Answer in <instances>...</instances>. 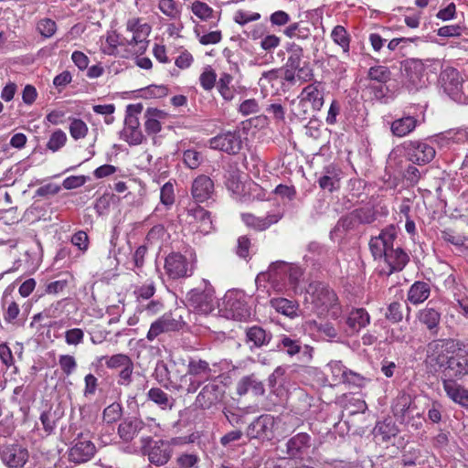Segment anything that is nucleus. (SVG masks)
<instances>
[{
    "instance_id": "1",
    "label": "nucleus",
    "mask_w": 468,
    "mask_h": 468,
    "mask_svg": "<svg viewBox=\"0 0 468 468\" xmlns=\"http://www.w3.org/2000/svg\"><path fill=\"white\" fill-rule=\"evenodd\" d=\"M396 237L397 229L391 225L369 241L372 255L379 260L380 272L385 275L401 271L409 261V256L404 250L393 248Z\"/></svg>"
},
{
    "instance_id": "2",
    "label": "nucleus",
    "mask_w": 468,
    "mask_h": 468,
    "mask_svg": "<svg viewBox=\"0 0 468 468\" xmlns=\"http://www.w3.org/2000/svg\"><path fill=\"white\" fill-rule=\"evenodd\" d=\"M303 274V270L299 266L278 261L272 262L266 272L259 273L256 282H268L278 292L297 294L302 292Z\"/></svg>"
},
{
    "instance_id": "3",
    "label": "nucleus",
    "mask_w": 468,
    "mask_h": 468,
    "mask_svg": "<svg viewBox=\"0 0 468 468\" xmlns=\"http://www.w3.org/2000/svg\"><path fill=\"white\" fill-rule=\"evenodd\" d=\"M304 303L321 318L337 319L342 314V307L336 293L321 282H312L308 285Z\"/></svg>"
},
{
    "instance_id": "4",
    "label": "nucleus",
    "mask_w": 468,
    "mask_h": 468,
    "mask_svg": "<svg viewBox=\"0 0 468 468\" xmlns=\"http://www.w3.org/2000/svg\"><path fill=\"white\" fill-rule=\"evenodd\" d=\"M197 266V256L194 250H186L184 254L172 252L165 260V271L170 279L177 280L193 275Z\"/></svg>"
},
{
    "instance_id": "5",
    "label": "nucleus",
    "mask_w": 468,
    "mask_h": 468,
    "mask_svg": "<svg viewBox=\"0 0 468 468\" xmlns=\"http://www.w3.org/2000/svg\"><path fill=\"white\" fill-rule=\"evenodd\" d=\"M218 307L220 315L228 319L246 321L251 315L246 296L241 291H228Z\"/></svg>"
},
{
    "instance_id": "6",
    "label": "nucleus",
    "mask_w": 468,
    "mask_h": 468,
    "mask_svg": "<svg viewBox=\"0 0 468 468\" xmlns=\"http://www.w3.org/2000/svg\"><path fill=\"white\" fill-rule=\"evenodd\" d=\"M151 26L141 17H131L127 20L123 39L128 47L135 48L137 52H144L148 46V37Z\"/></svg>"
},
{
    "instance_id": "7",
    "label": "nucleus",
    "mask_w": 468,
    "mask_h": 468,
    "mask_svg": "<svg viewBox=\"0 0 468 468\" xmlns=\"http://www.w3.org/2000/svg\"><path fill=\"white\" fill-rule=\"evenodd\" d=\"M215 291L211 284L203 281V287L192 289L187 293L189 306L197 313L208 314L212 313L218 304L215 299Z\"/></svg>"
},
{
    "instance_id": "8",
    "label": "nucleus",
    "mask_w": 468,
    "mask_h": 468,
    "mask_svg": "<svg viewBox=\"0 0 468 468\" xmlns=\"http://www.w3.org/2000/svg\"><path fill=\"white\" fill-rule=\"evenodd\" d=\"M285 49L288 53V58L285 66L296 69L299 80L307 82L314 78V69L308 61H303V48L295 42L286 44Z\"/></svg>"
},
{
    "instance_id": "9",
    "label": "nucleus",
    "mask_w": 468,
    "mask_h": 468,
    "mask_svg": "<svg viewBox=\"0 0 468 468\" xmlns=\"http://www.w3.org/2000/svg\"><path fill=\"white\" fill-rule=\"evenodd\" d=\"M96 453V446L90 432L80 433L69 449V459L75 463L89 462Z\"/></svg>"
},
{
    "instance_id": "10",
    "label": "nucleus",
    "mask_w": 468,
    "mask_h": 468,
    "mask_svg": "<svg viewBox=\"0 0 468 468\" xmlns=\"http://www.w3.org/2000/svg\"><path fill=\"white\" fill-rule=\"evenodd\" d=\"M142 452L148 455L151 463L157 466L165 464L171 457V448L165 441H153L151 437L141 439Z\"/></svg>"
},
{
    "instance_id": "11",
    "label": "nucleus",
    "mask_w": 468,
    "mask_h": 468,
    "mask_svg": "<svg viewBox=\"0 0 468 468\" xmlns=\"http://www.w3.org/2000/svg\"><path fill=\"white\" fill-rule=\"evenodd\" d=\"M457 344L452 340H435L429 344L427 357L431 364L443 368L448 365Z\"/></svg>"
},
{
    "instance_id": "12",
    "label": "nucleus",
    "mask_w": 468,
    "mask_h": 468,
    "mask_svg": "<svg viewBox=\"0 0 468 468\" xmlns=\"http://www.w3.org/2000/svg\"><path fill=\"white\" fill-rule=\"evenodd\" d=\"M404 149L407 159L419 165L429 164L436 154L434 147L424 141H409L404 144Z\"/></svg>"
},
{
    "instance_id": "13",
    "label": "nucleus",
    "mask_w": 468,
    "mask_h": 468,
    "mask_svg": "<svg viewBox=\"0 0 468 468\" xmlns=\"http://www.w3.org/2000/svg\"><path fill=\"white\" fill-rule=\"evenodd\" d=\"M189 378L186 388L188 393H195L202 383L211 377V368L208 363L201 359H190L185 378Z\"/></svg>"
},
{
    "instance_id": "14",
    "label": "nucleus",
    "mask_w": 468,
    "mask_h": 468,
    "mask_svg": "<svg viewBox=\"0 0 468 468\" xmlns=\"http://www.w3.org/2000/svg\"><path fill=\"white\" fill-rule=\"evenodd\" d=\"M443 372L449 378H461L468 375V346L457 345Z\"/></svg>"
},
{
    "instance_id": "15",
    "label": "nucleus",
    "mask_w": 468,
    "mask_h": 468,
    "mask_svg": "<svg viewBox=\"0 0 468 468\" xmlns=\"http://www.w3.org/2000/svg\"><path fill=\"white\" fill-rule=\"evenodd\" d=\"M402 82L410 92H415L425 84L423 80V65L419 60L408 61L402 70Z\"/></svg>"
},
{
    "instance_id": "16",
    "label": "nucleus",
    "mask_w": 468,
    "mask_h": 468,
    "mask_svg": "<svg viewBox=\"0 0 468 468\" xmlns=\"http://www.w3.org/2000/svg\"><path fill=\"white\" fill-rule=\"evenodd\" d=\"M209 147L229 154H237L242 147L239 132H227L220 133L208 141Z\"/></svg>"
},
{
    "instance_id": "17",
    "label": "nucleus",
    "mask_w": 468,
    "mask_h": 468,
    "mask_svg": "<svg viewBox=\"0 0 468 468\" xmlns=\"http://www.w3.org/2000/svg\"><path fill=\"white\" fill-rule=\"evenodd\" d=\"M224 394V386L214 380L207 384L201 389L197 396L196 403L201 409L207 410L219 403L222 400Z\"/></svg>"
},
{
    "instance_id": "18",
    "label": "nucleus",
    "mask_w": 468,
    "mask_h": 468,
    "mask_svg": "<svg viewBox=\"0 0 468 468\" xmlns=\"http://www.w3.org/2000/svg\"><path fill=\"white\" fill-rule=\"evenodd\" d=\"M275 426V418L269 414H263L251 422L247 429V436L250 439H271Z\"/></svg>"
},
{
    "instance_id": "19",
    "label": "nucleus",
    "mask_w": 468,
    "mask_h": 468,
    "mask_svg": "<svg viewBox=\"0 0 468 468\" xmlns=\"http://www.w3.org/2000/svg\"><path fill=\"white\" fill-rule=\"evenodd\" d=\"M3 463L9 468H21L28 460V452L18 444L3 445L0 448Z\"/></svg>"
},
{
    "instance_id": "20",
    "label": "nucleus",
    "mask_w": 468,
    "mask_h": 468,
    "mask_svg": "<svg viewBox=\"0 0 468 468\" xmlns=\"http://www.w3.org/2000/svg\"><path fill=\"white\" fill-rule=\"evenodd\" d=\"M305 334L314 340H333L337 337V330L329 323L318 324L314 320H307L303 324Z\"/></svg>"
},
{
    "instance_id": "21",
    "label": "nucleus",
    "mask_w": 468,
    "mask_h": 468,
    "mask_svg": "<svg viewBox=\"0 0 468 468\" xmlns=\"http://www.w3.org/2000/svg\"><path fill=\"white\" fill-rule=\"evenodd\" d=\"M181 328V321L173 317L172 314L166 313L151 324L146 338L154 341L163 333L176 331Z\"/></svg>"
},
{
    "instance_id": "22",
    "label": "nucleus",
    "mask_w": 468,
    "mask_h": 468,
    "mask_svg": "<svg viewBox=\"0 0 468 468\" xmlns=\"http://www.w3.org/2000/svg\"><path fill=\"white\" fill-rule=\"evenodd\" d=\"M439 81L444 92L450 96L457 95L463 88L460 73L452 67H447L441 70Z\"/></svg>"
},
{
    "instance_id": "23",
    "label": "nucleus",
    "mask_w": 468,
    "mask_h": 468,
    "mask_svg": "<svg viewBox=\"0 0 468 468\" xmlns=\"http://www.w3.org/2000/svg\"><path fill=\"white\" fill-rule=\"evenodd\" d=\"M186 221L196 227L203 234L212 229V221L209 213L203 207H194L187 210Z\"/></svg>"
},
{
    "instance_id": "24",
    "label": "nucleus",
    "mask_w": 468,
    "mask_h": 468,
    "mask_svg": "<svg viewBox=\"0 0 468 468\" xmlns=\"http://www.w3.org/2000/svg\"><path fill=\"white\" fill-rule=\"evenodd\" d=\"M192 197L197 203H204L212 198L214 183L207 176H198L192 184Z\"/></svg>"
},
{
    "instance_id": "25",
    "label": "nucleus",
    "mask_w": 468,
    "mask_h": 468,
    "mask_svg": "<svg viewBox=\"0 0 468 468\" xmlns=\"http://www.w3.org/2000/svg\"><path fill=\"white\" fill-rule=\"evenodd\" d=\"M121 138L130 145H138L143 143L144 134L140 128L138 117H125L124 127L121 132Z\"/></svg>"
},
{
    "instance_id": "26",
    "label": "nucleus",
    "mask_w": 468,
    "mask_h": 468,
    "mask_svg": "<svg viewBox=\"0 0 468 468\" xmlns=\"http://www.w3.org/2000/svg\"><path fill=\"white\" fill-rule=\"evenodd\" d=\"M324 89L320 82L315 81L304 87L299 95L307 103H310L312 109L315 112L320 111L324 103Z\"/></svg>"
},
{
    "instance_id": "27",
    "label": "nucleus",
    "mask_w": 468,
    "mask_h": 468,
    "mask_svg": "<svg viewBox=\"0 0 468 468\" xmlns=\"http://www.w3.org/2000/svg\"><path fill=\"white\" fill-rule=\"evenodd\" d=\"M285 369L278 367L269 378L271 392L282 400L286 399L290 390V381L284 377Z\"/></svg>"
},
{
    "instance_id": "28",
    "label": "nucleus",
    "mask_w": 468,
    "mask_h": 468,
    "mask_svg": "<svg viewBox=\"0 0 468 468\" xmlns=\"http://www.w3.org/2000/svg\"><path fill=\"white\" fill-rule=\"evenodd\" d=\"M374 207H359L349 217L342 218L338 224L348 229L357 223H370L375 220Z\"/></svg>"
},
{
    "instance_id": "29",
    "label": "nucleus",
    "mask_w": 468,
    "mask_h": 468,
    "mask_svg": "<svg viewBox=\"0 0 468 468\" xmlns=\"http://www.w3.org/2000/svg\"><path fill=\"white\" fill-rule=\"evenodd\" d=\"M168 114L156 108H148L144 112V130L147 134H156L162 129V122Z\"/></svg>"
},
{
    "instance_id": "30",
    "label": "nucleus",
    "mask_w": 468,
    "mask_h": 468,
    "mask_svg": "<svg viewBox=\"0 0 468 468\" xmlns=\"http://www.w3.org/2000/svg\"><path fill=\"white\" fill-rule=\"evenodd\" d=\"M443 389L452 401L463 408L468 407V389L452 379L443 381Z\"/></svg>"
},
{
    "instance_id": "31",
    "label": "nucleus",
    "mask_w": 468,
    "mask_h": 468,
    "mask_svg": "<svg viewBox=\"0 0 468 468\" xmlns=\"http://www.w3.org/2000/svg\"><path fill=\"white\" fill-rule=\"evenodd\" d=\"M419 121L413 116H403L391 122L390 130L394 136L404 137L413 132Z\"/></svg>"
},
{
    "instance_id": "32",
    "label": "nucleus",
    "mask_w": 468,
    "mask_h": 468,
    "mask_svg": "<svg viewBox=\"0 0 468 468\" xmlns=\"http://www.w3.org/2000/svg\"><path fill=\"white\" fill-rule=\"evenodd\" d=\"M370 323V315L364 308H355L350 311L346 318V324L353 332H359Z\"/></svg>"
},
{
    "instance_id": "33",
    "label": "nucleus",
    "mask_w": 468,
    "mask_h": 468,
    "mask_svg": "<svg viewBox=\"0 0 468 468\" xmlns=\"http://www.w3.org/2000/svg\"><path fill=\"white\" fill-rule=\"evenodd\" d=\"M249 392L253 393L255 396L263 395V384L254 376L243 377L237 384V393L243 396Z\"/></svg>"
},
{
    "instance_id": "34",
    "label": "nucleus",
    "mask_w": 468,
    "mask_h": 468,
    "mask_svg": "<svg viewBox=\"0 0 468 468\" xmlns=\"http://www.w3.org/2000/svg\"><path fill=\"white\" fill-rule=\"evenodd\" d=\"M144 427V423L136 418L123 420L118 428V432L122 441H132Z\"/></svg>"
},
{
    "instance_id": "35",
    "label": "nucleus",
    "mask_w": 468,
    "mask_h": 468,
    "mask_svg": "<svg viewBox=\"0 0 468 468\" xmlns=\"http://www.w3.org/2000/svg\"><path fill=\"white\" fill-rule=\"evenodd\" d=\"M431 293V287L429 283L425 282H415L409 289L408 301L414 304H420L425 302Z\"/></svg>"
},
{
    "instance_id": "36",
    "label": "nucleus",
    "mask_w": 468,
    "mask_h": 468,
    "mask_svg": "<svg viewBox=\"0 0 468 468\" xmlns=\"http://www.w3.org/2000/svg\"><path fill=\"white\" fill-rule=\"evenodd\" d=\"M431 302L427 304V306L421 309L418 313L419 321L424 324L429 330L436 329L441 321V312L430 306Z\"/></svg>"
},
{
    "instance_id": "37",
    "label": "nucleus",
    "mask_w": 468,
    "mask_h": 468,
    "mask_svg": "<svg viewBox=\"0 0 468 468\" xmlns=\"http://www.w3.org/2000/svg\"><path fill=\"white\" fill-rule=\"evenodd\" d=\"M339 170L329 165L324 168V175L319 178L318 183L322 189L332 192L339 187Z\"/></svg>"
},
{
    "instance_id": "38",
    "label": "nucleus",
    "mask_w": 468,
    "mask_h": 468,
    "mask_svg": "<svg viewBox=\"0 0 468 468\" xmlns=\"http://www.w3.org/2000/svg\"><path fill=\"white\" fill-rule=\"evenodd\" d=\"M333 42L342 48L343 54L349 56L351 37L347 30L341 25L335 26L330 35Z\"/></svg>"
},
{
    "instance_id": "39",
    "label": "nucleus",
    "mask_w": 468,
    "mask_h": 468,
    "mask_svg": "<svg viewBox=\"0 0 468 468\" xmlns=\"http://www.w3.org/2000/svg\"><path fill=\"white\" fill-rule=\"evenodd\" d=\"M271 305L285 316L292 318L297 315L298 303L294 301L286 298H274L271 300Z\"/></svg>"
},
{
    "instance_id": "40",
    "label": "nucleus",
    "mask_w": 468,
    "mask_h": 468,
    "mask_svg": "<svg viewBox=\"0 0 468 468\" xmlns=\"http://www.w3.org/2000/svg\"><path fill=\"white\" fill-rule=\"evenodd\" d=\"M194 33L198 42L203 46L215 45L222 40V32L220 30L207 32L204 26H196Z\"/></svg>"
},
{
    "instance_id": "41",
    "label": "nucleus",
    "mask_w": 468,
    "mask_h": 468,
    "mask_svg": "<svg viewBox=\"0 0 468 468\" xmlns=\"http://www.w3.org/2000/svg\"><path fill=\"white\" fill-rule=\"evenodd\" d=\"M411 404L412 400L410 396L406 394L399 396L392 406L394 415L405 420V418L413 411Z\"/></svg>"
},
{
    "instance_id": "42",
    "label": "nucleus",
    "mask_w": 468,
    "mask_h": 468,
    "mask_svg": "<svg viewBox=\"0 0 468 468\" xmlns=\"http://www.w3.org/2000/svg\"><path fill=\"white\" fill-rule=\"evenodd\" d=\"M311 437L305 432H301L291 438L287 443L289 452L297 454L310 447Z\"/></svg>"
},
{
    "instance_id": "43",
    "label": "nucleus",
    "mask_w": 468,
    "mask_h": 468,
    "mask_svg": "<svg viewBox=\"0 0 468 468\" xmlns=\"http://www.w3.org/2000/svg\"><path fill=\"white\" fill-rule=\"evenodd\" d=\"M278 216H269L267 218H256L251 214H243L242 219L245 224L258 230H263L279 220Z\"/></svg>"
},
{
    "instance_id": "44",
    "label": "nucleus",
    "mask_w": 468,
    "mask_h": 468,
    "mask_svg": "<svg viewBox=\"0 0 468 468\" xmlns=\"http://www.w3.org/2000/svg\"><path fill=\"white\" fill-rule=\"evenodd\" d=\"M233 77L229 73H222L219 80L216 82L219 94L226 101H231L234 98V88L232 85Z\"/></svg>"
},
{
    "instance_id": "45",
    "label": "nucleus",
    "mask_w": 468,
    "mask_h": 468,
    "mask_svg": "<svg viewBox=\"0 0 468 468\" xmlns=\"http://www.w3.org/2000/svg\"><path fill=\"white\" fill-rule=\"evenodd\" d=\"M148 398L162 409H171L173 406V399L159 388H152L148 391Z\"/></svg>"
},
{
    "instance_id": "46",
    "label": "nucleus",
    "mask_w": 468,
    "mask_h": 468,
    "mask_svg": "<svg viewBox=\"0 0 468 468\" xmlns=\"http://www.w3.org/2000/svg\"><path fill=\"white\" fill-rule=\"evenodd\" d=\"M227 173L228 174L225 176V185L228 190L232 194H239L241 190V184L237 166L229 165V170H228Z\"/></svg>"
},
{
    "instance_id": "47",
    "label": "nucleus",
    "mask_w": 468,
    "mask_h": 468,
    "mask_svg": "<svg viewBox=\"0 0 468 468\" xmlns=\"http://www.w3.org/2000/svg\"><path fill=\"white\" fill-rule=\"evenodd\" d=\"M158 9L170 19H177L181 15L179 5L175 0H159Z\"/></svg>"
},
{
    "instance_id": "48",
    "label": "nucleus",
    "mask_w": 468,
    "mask_h": 468,
    "mask_svg": "<svg viewBox=\"0 0 468 468\" xmlns=\"http://www.w3.org/2000/svg\"><path fill=\"white\" fill-rule=\"evenodd\" d=\"M69 133L74 140L83 139L89 131V128L84 121L79 118H69Z\"/></svg>"
},
{
    "instance_id": "49",
    "label": "nucleus",
    "mask_w": 468,
    "mask_h": 468,
    "mask_svg": "<svg viewBox=\"0 0 468 468\" xmlns=\"http://www.w3.org/2000/svg\"><path fill=\"white\" fill-rule=\"evenodd\" d=\"M192 13L202 21H207L212 18L214 10L207 4L196 0L191 5Z\"/></svg>"
},
{
    "instance_id": "50",
    "label": "nucleus",
    "mask_w": 468,
    "mask_h": 468,
    "mask_svg": "<svg viewBox=\"0 0 468 468\" xmlns=\"http://www.w3.org/2000/svg\"><path fill=\"white\" fill-rule=\"evenodd\" d=\"M327 369L330 371L335 385L344 382L348 370L341 361H331L327 364Z\"/></svg>"
},
{
    "instance_id": "51",
    "label": "nucleus",
    "mask_w": 468,
    "mask_h": 468,
    "mask_svg": "<svg viewBox=\"0 0 468 468\" xmlns=\"http://www.w3.org/2000/svg\"><path fill=\"white\" fill-rule=\"evenodd\" d=\"M367 77L371 80L386 83L390 80L391 72L386 66H374L368 69Z\"/></svg>"
},
{
    "instance_id": "52",
    "label": "nucleus",
    "mask_w": 468,
    "mask_h": 468,
    "mask_svg": "<svg viewBox=\"0 0 468 468\" xmlns=\"http://www.w3.org/2000/svg\"><path fill=\"white\" fill-rule=\"evenodd\" d=\"M67 143V134L60 129L53 132L47 143V148L55 153L61 149Z\"/></svg>"
},
{
    "instance_id": "53",
    "label": "nucleus",
    "mask_w": 468,
    "mask_h": 468,
    "mask_svg": "<svg viewBox=\"0 0 468 468\" xmlns=\"http://www.w3.org/2000/svg\"><path fill=\"white\" fill-rule=\"evenodd\" d=\"M37 32L45 38H49L57 32V24L50 18H42L37 23Z\"/></svg>"
},
{
    "instance_id": "54",
    "label": "nucleus",
    "mask_w": 468,
    "mask_h": 468,
    "mask_svg": "<svg viewBox=\"0 0 468 468\" xmlns=\"http://www.w3.org/2000/svg\"><path fill=\"white\" fill-rule=\"evenodd\" d=\"M199 82L205 90H211L215 87L217 74L210 66L204 69L203 72L200 74Z\"/></svg>"
},
{
    "instance_id": "55",
    "label": "nucleus",
    "mask_w": 468,
    "mask_h": 468,
    "mask_svg": "<svg viewBox=\"0 0 468 468\" xmlns=\"http://www.w3.org/2000/svg\"><path fill=\"white\" fill-rule=\"evenodd\" d=\"M291 112L299 120H306L309 115L308 103L302 98H297L291 102Z\"/></svg>"
},
{
    "instance_id": "56",
    "label": "nucleus",
    "mask_w": 468,
    "mask_h": 468,
    "mask_svg": "<svg viewBox=\"0 0 468 468\" xmlns=\"http://www.w3.org/2000/svg\"><path fill=\"white\" fill-rule=\"evenodd\" d=\"M184 164L190 169L197 168L203 162V155L195 149H188L183 154Z\"/></svg>"
},
{
    "instance_id": "57",
    "label": "nucleus",
    "mask_w": 468,
    "mask_h": 468,
    "mask_svg": "<svg viewBox=\"0 0 468 468\" xmlns=\"http://www.w3.org/2000/svg\"><path fill=\"white\" fill-rule=\"evenodd\" d=\"M278 346L284 350L289 356H294L301 350L298 340L292 339L287 335H282Z\"/></svg>"
},
{
    "instance_id": "58",
    "label": "nucleus",
    "mask_w": 468,
    "mask_h": 468,
    "mask_svg": "<svg viewBox=\"0 0 468 468\" xmlns=\"http://www.w3.org/2000/svg\"><path fill=\"white\" fill-rule=\"evenodd\" d=\"M101 360H105V365L108 368L117 369L123 367L131 358L124 354H116L112 356H102Z\"/></svg>"
},
{
    "instance_id": "59",
    "label": "nucleus",
    "mask_w": 468,
    "mask_h": 468,
    "mask_svg": "<svg viewBox=\"0 0 468 468\" xmlns=\"http://www.w3.org/2000/svg\"><path fill=\"white\" fill-rule=\"evenodd\" d=\"M247 338L256 346H261L268 341L266 332L258 326H253L247 331Z\"/></svg>"
},
{
    "instance_id": "60",
    "label": "nucleus",
    "mask_w": 468,
    "mask_h": 468,
    "mask_svg": "<svg viewBox=\"0 0 468 468\" xmlns=\"http://www.w3.org/2000/svg\"><path fill=\"white\" fill-rule=\"evenodd\" d=\"M122 417V407L119 403H112L103 410V420L107 423H113Z\"/></svg>"
},
{
    "instance_id": "61",
    "label": "nucleus",
    "mask_w": 468,
    "mask_h": 468,
    "mask_svg": "<svg viewBox=\"0 0 468 468\" xmlns=\"http://www.w3.org/2000/svg\"><path fill=\"white\" fill-rule=\"evenodd\" d=\"M58 365L66 376L71 375L77 368V362L73 356L61 355L58 357Z\"/></svg>"
},
{
    "instance_id": "62",
    "label": "nucleus",
    "mask_w": 468,
    "mask_h": 468,
    "mask_svg": "<svg viewBox=\"0 0 468 468\" xmlns=\"http://www.w3.org/2000/svg\"><path fill=\"white\" fill-rule=\"evenodd\" d=\"M295 189L293 186H288L285 185H279L273 191V194L277 198H280L279 201L282 203H286L292 201L295 196Z\"/></svg>"
},
{
    "instance_id": "63",
    "label": "nucleus",
    "mask_w": 468,
    "mask_h": 468,
    "mask_svg": "<svg viewBox=\"0 0 468 468\" xmlns=\"http://www.w3.org/2000/svg\"><path fill=\"white\" fill-rule=\"evenodd\" d=\"M261 18V14L257 12H246L243 10H238L233 17L235 23L239 26H244L250 22L257 21Z\"/></svg>"
},
{
    "instance_id": "64",
    "label": "nucleus",
    "mask_w": 468,
    "mask_h": 468,
    "mask_svg": "<svg viewBox=\"0 0 468 468\" xmlns=\"http://www.w3.org/2000/svg\"><path fill=\"white\" fill-rule=\"evenodd\" d=\"M176 462L179 468H194L199 463V457L196 453H183L178 456Z\"/></svg>"
}]
</instances>
